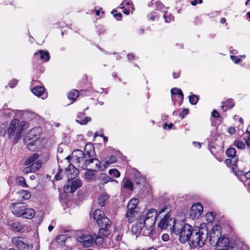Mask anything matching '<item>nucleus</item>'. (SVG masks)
Segmentation results:
<instances>
[{"label":"nucleus","mask_w":250,"mask_h":250,"mask_svg":"<svg viewBox=\"0 0 250 250\" xmlns=\"http://www.w3.org/2000/svg\"><path fill=\"white\" fill-rule=\"evenodd\" d=\"M29 123L22 121L20 123L18 119H15L11 121L7 129V135L9 139L14 137L13 142L17 143L21 138V134L28 128Z\"/></svg>","instance_id":"f257e3e1"},{"label":"nucleus","mask_w":250,"mask_h":250,"mask_svg":"<svg viewBox=\"0 0 250 250\" xmlns=\"http://www.w3.org/2000/svg\"><path fill=\"white\" fill-rule=\"evenodd\" d=\"M94 152V148L91 145L86 144L84 149V156L83 158V162L81 167L83 169H87L88 167L91 166V164L94 163L95 165L94 167H92L93 170L98 171L102 170V166L101 162L97 159L93 158V153Z\"/></svg>","instance_id":"f03ea898"},{"label":"nucleus","mask_w":250,"mask_h":250,"mask_svg":"<svg viewBox=\"0 0 250 250\" xmlns=\"http://www.w3.org/2000/svg\"><path fill=\"white\" fill-rule=\"evenodd\" d=\"M208 236V230L207 228H195L188 242L189 244L192 248L202 247L205 244Z\"/></svg>","instance_id":"7ed1b4c3"},{"label":"nucleus","mask_w":250,"mask_h":250,"mask_svg":"<svg viewBox=\"0 0 250 250\" xmlns=\"http://www.w3.org/2000/svg\"><path fill=\"white\" fill-rule=\"evenodd\" d=\"M175 227L174 233L180 235L179 240L183 243L189 242L195 228L183 221H178Z\"/></svg>","instance_id":"20e7f679"},{"label":"nucleus","mask_w":250,"mask_h":250,"mask_svg":"<svg viewBox=\"0 0 250 250\" xmlns=\"http://www.w3.org/2000/svg\"><path fill=\"white\" fill-rule=\"evenodd\" d=\"M41 128L40 127L33 128L30 130L23 139V143L26 145V147L29 150H32L35 146V142L40 137Z\"/></svg>","instance_id":"39448f33"},{"label":"nucleus","mask_w":250,"mask_h":250,"mask_svg":"<svg viewBox=\"0 0 250 250\" xmlns=\"http://www.w3.org/2000/svg\"><path fill=\"white\" fill-rule=\"evenodd\" d=\"M82 185V182L81 180L76 179L75 180H68L67 182L63 187V190L65 193H73Z\"/></svg>","instance_id":"423d86ee"},{"label":"nucleus","mask_w":250,"mask_h":250,"mask_svg":"<svg viewBox=\"0 0 250 250\" xmlns=\"http://www.w3.org/2000/svg\"><path fill=\"white\" fill-rule=\"evenodd\" d=\"M77 241L84 248L94 246V237L91 235L85 234L78 236Z\"/></svg>","instance_id":"0eeeda50"},{"label":"nucleus","mask_w":250,"mask_h":250,"mask_svg":"<svg viewBox=\"0 0 250 250\" xmlns=\"http://www.w3.org/2000/svg\"><path fill=\"white\" fill-rule=\"evenodd\" d=\"M12 242L19 250H30L32 248V246L24 243L21 237H13Z\"/></svg>","instance_id":"6e6552de"},{"label":"nucleus","mask_w":250,"mask_h":250,"mask_svg":"<svg viewBox=\"0 0 250 250\" xmlns=\"http://www.w3.org/2000/svg\"><path fill=\"white\" fill-rule=\"evenodd\" d=\"M203 207L201 204L197 203L192 205L189 210V217L192 219H198L203 212Z\"/></svg>","instance_id":"1a4fd4ad"},{"label":"nucleus","mask_w":250,"mask_h":250,"mask_svg":"<svg viewBox=\"0 0 250 250\" xmlns=\"http://www.w3.org/2000/svg\"><path fill=\"white\" fill-rule=\"evenodd\" d=\"M236 150L233 147H230L227 149L226 154L227 157L231 159H228L226 160L227 165L229 164L235 165L237 162L238 158L236 155Z\"/></svg>","instance_id":"9d476101"},{"label":"nucleus","mask_w":250,"mask_h":250,"mask_svg":"<svg viewBox=\"0 0 250 250\" xmlns=\"http://www.w3.org/2000/svg\"><path fill=\"white\" fill-rule=\"evenodd\" d=\"M221 236V233L219 230H215L213 228L209 232V242L211 246L215 247L217 244L220 237Z\"/></svg>","instance_id":"9b49d317"},{"label":"nucleus","mask_w":250,"mask_h":250,"mask_svg":"<svg viewBox=\"0 0 250 250\" xmlns=\"http://www.w3.org/2000/svg\"><path fill=\"white\" fill-rule=\"evenodd\" d=\"M26 206L23 203H15L11 208L12 212L18 217H21Z\"/></svg>","instance_id":"f8f14e48"},{"label":"nucleus","mask_w":250,"mask_h":250,"mask_svg":"<svg viewBox=\"0 0 250 250\" xmlns=\"http://www.w3.org/2000/svg\"><path fill=\"white\" fill-rule=\"evenodd\" d=\"M68 180L75 179L79 174L78 169L76 168L73 165L69 164L67 168L65 170Z\"/></svg>","instance_id":"ddd939ff"},{"label":"nucleus","mask_w":250,"mask_h":250,"mask_svg":"<svg viewBox=\"0 0 250 250\" xmlns=\"http://www.w3.org/2000/svg\"><path fill=\"white\" fill-rule=\"evenodd\" d=\"M236 175L240 176V180L250 187V170L247 172L243 171H239Z\"/></svg>","instance_id":"4468645a"},{"label":"nucleus","mask_w":250,"mask_h":250,"mask_svg":"<svg viewBox=\"0 0 250 250\" xmlns=\"http://www.w3.org/2000/svg\"><path fill=\"white\" fill-rule=\"evenodd\" d=\"M32 93L38 97L42 96V99L47 98V94L45 93V88L42 86H37L32 89Z\"/></svg>","instance_id":"2eb2a0df"},{"label":"nucleus","mask_w":250,"mask_h":250,"mask_svg":"<svg viewBox=\"0 0 250 250\" xmlns=\"http://www.w3.org/2000/svg\"><path fill=\"white\" fill-rule=\"evenodd\" d=\"M154 218H145V216L141 217V221L144 225V227L148 230H151L154 224Z\"/></svg>","instance_id":"dca6fc26"},{"label":"nucleus","mask_w":250,"mask_h":250,"mask_svg":"<svg viewBox=\"0 0 250 250\" xmlns=\"http://www.w3.org/2000/svg\"><path fill=\"white\" fill-rule=\"evenodd\" d=\"M144 228L142 221H141V217L139 218L137 222L132 225L131 231L134 234H139Z\"/></svg>","instance_id":"f3484780"},{"label":"nucleus","mask_w":250,"mask_h":250,"mask_svg":"<svg viewBox=\"0 0 250 250\" xmlns=\"http://www.w3.org/2000/svg\"><path fill=\"white\" fill-rule=\"evenodd\" d=\"M97 223L100 228H110L111 224V222L109 218L106 216H104L101 219H98Z\"/></svg>","instance_id":"a211bd4d"},{"label":"nucleus","mask_w":250,"mask_h":250,"mask_svg":"<svg viewBox=\"0 0 250 250\" xmlns=\"http://www.w3.org/2000/svg\"><path fill=\"white\" fill-rule=\"evenodd\" d=\"M84 156V152L80 150L77 149L73 151L72 154V157L75 159L76 162L80 164L83 162V158Z\"/></svg>","instance_id":"6ab92c4d"},{"label":"nucleus","mask_w":250,"mask_h":250,"mask_svg":"<svg viewBox=\"0 0 250 250\" xmlns=\"http://www.w3.org/2000/svg\"><path fill=\"white\" fill-rule=\"evenodd\" d=\"M85 113L83 112H79L77 115V119L76 122L82 125H85L88 122L91 121V119L89 117H84Z\"/></svg>","instance_id":"aec40b11"},{"label":"nucleus","mask_w":250,"mask_h":250,"mask_svg":"<svg viewBox=\"0 0 250 250\" xmlns=\"http://www.w3.org/2000/svg\"><path fill=\"white\" fill-rule=\"evenodd\" d=\"M171 99H175V96H178L180 98V104H181L184 99V94L180 88H173L171 89Z\"/></svg>","instance_id":"412c9836"},{"label":"nucleus","mask_w":250,"mask_h":250,"mask_svg":"<svg viewBox=\"0 0 250 250\" xmlns=\"http://www.w3.org/2000/svg\"><path fill=\"white\" fill-rule=\"evenodd\" d=\"M229 241L228 238L223 236L220 237L217 244L215 246V249L219 248H228L229 247Z\"/></svg>","instance_id":"4be33fe9"},{"label":"nucleus","mask_w":250,"mask_h":250,"mask_svg":"<svg viewBox=\"0 0 250 250\" xmlns=\"http://www.w3.org/2000/svg\"><path fill=\"white\" fill-rule=\"evenodd\" d=\"M100 180H101L100 183V187L102 185H104V184H106L109 182H117V181L116 180H113L110 177H109L108 175H107L105 173H102L100 176Z\"/></svg>","instance_id":"5701e85b"},{"label":"nucleus","mask_w":250,"mask_h":250,"mask_svg":"<svg viewBox=\"0 0 250 250\" xmlns=\"http://www.w3.org/2000/svg\"><path fill=\"white\" fill-rule=\"evenodd\" d=\"M35 214V212L33 209L27 208L26 207L21 217L27 219H31L34 216Z\"/></svg>","instance_id":"b1692460"},{"label":"nucleus","mask_w":250,"mask_h":250,"mask_svg":"<svg viewBox=\"0 0 250 250\" xmlns=\"http://www.w3.org/2000/svg\"><path fill=\"white\" fill-rule=\"evenodd\" d=\"M10 229L15 232H21L23 229L21 224L19 222H13L10 225Z\"/></svg>","instance_id":"393cba45"},{"label":"nucleus","mask_w":250,"mask_h":250,"mask_svg":"<svg viewBox=\"0 0 250 250\" xmlns=\"http://www.w3.org/2000/svg\"><path fill=\"white\" fill-rule=\"evenodd\" d=\"M178 221H176L174 218H168L167 219V227H168V229H172V231L175 233V226H176L177 222Z\"/></svg>","instance_id":"a878e982"},{"label":"nucleus","mask_w":250,"mask_h":250,"mask_svg":"<svg viewBox=\"0 0 250 250\" xmlns=\"http://www.w3.org/2000/svg\"><path fill=\"white\" fill-rule=\"evenodd\" d=\"M122 184L124 188L131 191L133 190V184L128 178H124Z\"/></svg>","instance_id":"bb28decb"},{"label":"nucleus","mask_w":250,"mask_h":250,"mask_svg":"<svg viewBox=\"0 0 250 250\" xmlns=\"http://www.w3.org/2000/svg\"><path fill=\"white\" fill-rule=\"evenodd\" d=\"M39 154L35 153L28 157L24 162L25 166H30L33 164L38 158Z\"/></svg>","instance_id":"cd10ccee"},{"label":"nucleus","mask_w":250,"mask_h":250,"mask_svg":"<svg viewBox=\"0 0 250 250\" xmlns=\"http://www.w3.org/2000/svg\"><path fill=\"white\" fill-rule=\"evenodd\" d=\"M39 54L40 55L41 59L43 60L44 62H47L50 59V55L48 52L44 51V50H40ZM38 54V53L37 52L34 54V55Z\"/></svg>","instance_id":"c85d7f7f"},{"label":"nucleus","mask_w":250,"mask_h":250,"mask_svg":"<svg viewBox=\"0 0 250 250\" xmlns=\"http://www.w3.org/2000/svg\"><path fill=\"white\" fill-rule=\"evenodd\" d=\"M108 198L109 195L107 194H101L98 198V204L102 207L104 206Z\"/></svg>","instance_id":"c756f323"},{"label":"nucleus","mask_w":250,"mask_h":250,"mask_svg":"<svg viewBox=\"0 0 250 250\" xmlns=\"http://www.w3.org/2000/svg\"><path fill=\"white\" fill-rule=\"evenodd\" d=\"M104 216V212L100 209H96L92 214V217L94 220H95L97 222L98 219H101Z\"/></svg>","instance_id":"7c9ffc66"},{"label":"nucleus","mask_w":250,"mask_h":250,"mask_svg":"<svg viewBox=\"0 0 250 250\" xmlns=\"http://www.w3.org/2000/svg\"><path fill=\"white\" fill-rule=\"evenodd\" d=\"M20 198L22 200H28L31 197V193L27 190H21L19 192Z\"/></svg>","instance_id":"2f4dec72"},{"label":"nucleus","mask_w":250,"mask_h":250,"mask_svg":"<svg viewBox=\"0 0 250 250\" xmlns=\"http://www.w3.org/2000/svg\"><path fill=\"white\" fill-rule=\"evenodd\" d=\"M110 233V230L109 228H106L105 227L100 228L98 235L103 237H106L109 235Z\"/></svg>","instance_id":"473e14b6"},{"label":"nucleus","mask_w":250,"mask_h":250,"mask_svg":"<svg viewBox=\"0 0 250 250\" xmlns=\"http://www.w3.org/2000/svg\"><path fill=\"white\" fill-rule=\"evenodd\" d=\"M169 217V215L166 213L165 216L162 219V220L158 224V227L161 229H168V227H167L166 223L167 218H168Z\"/></svg>","instance_id":"72a5a7b5"},{"label":"nucleus","mask_w":250,"mask_h":250,"mask_svg":"<svg viewBox=\"0 0 250 250\" xmlns=\"http://www.w3.org/2000/svg\"><path fill=\"white\" fill-rule=\"evenodd\" d=\"M88 167H89V168L87 167L86 169L87 171L85 173V177L87 179L91 180L94 177V171H96L93 170L92 167H93L90 166Z\"/></svg>","instance_id":"f704fd0d"},{"label":"nucleus","mask_w":250,"mask_h":250,"mask_svg":"<svg viewBox=\"0 0 250 250\" xmlns=\"http://www.w3.org/2000/svg\"><path fill=\"white\" fill-rule=\"evenodd\" d=\"M64 174L66 175V172H65V171H63L62 169L59 167L58 171L55 176L54 179L56 181L62 180Z\"/></svg>","instance_id":"c9c22d12"},{"label":"nucleus","mask_w":250,"mask_h":250,"mask_svg":"<svg viewBox=\"0 0 250 250\" xmlns=\"http://www.w3.org/2000/svg\"><path fill=\"white\" fill-rule=\"evenodd\" d=\"M157 210L155 209H151L149 212L147 213L146 216L145 217V218H154L155 219L156 215H157Z\"/></svg>","instance_id":"e433bc0d"},{"label":"nucleus","mask_w":250,"mask_h":250,"mask_svg":"<svg viewBox=\"0 0 250 250\" xmlns=\"http://www.w3.org/2000/svg\"><path fill=\"white\" fill-rule=\"evenodd\" d=\"M136 212V211H130L129 210H127L125 214V217L129 223H132L134 221V217Z\"/></svg>","instance_id":"4c0bfd02"},{"label":"nucleus","mask_w":250,"mask_h":250,"mask_svg":"<svg viewBox=\"0 0 250 250\" xmlns=\"http://www.w3.org/2000/svg\"><path fill=\"white\" fill-rule=\"evenodd\" d=\"M104 241V237L99 235H95L94 240V246L95 245H101Z\"/></svg>","instance_id":"58836bf2"},{"label":"nucleus","mask_w":250,"mask_h":250,"mask_svg":"<svg viewBox=\"0 0 250 250\" xmlns=\"http://www.w3.org/2000/svg\"><path fill=\"white\" fill-rule=\"evenodd\" d=\"M32 167V169L34 172H36L38 171L42 167V163L41 161H37L36 162L34 163L31 165Z\"/></svg>","instance_id":"ea45409f"},{"label":"nucleus","mask_w":250,"mask_h":250,"mask_svg":"<svg viewBox=\"0 0 250 250\" xmlns=\"http://www.w3.org/2000/svg\"><path fill=\"white\" fill-rule=\"evenodd\" d=\"M78 91L76 89H74L69 93L68 95V98L70 100H73L74 101L78 96Z\"/></svg>","instance_id":"a19ab883"},{"label":"nucleus","mask_w":250,"mask_h":250,"mask_svg":"<svg viewBox=\"0 0 250 250\" xmlns=\"http://www.w3.org/2000/svg\"><path fill=\"white\" fill-rule=\"evenodd\" d=\"M216 213L213 212H209L207 213V220L208 223H211L215 219Z\"/></svg>","instance_id":"79ce46f5"},{"label":"nucleus","mask_w":250,"mask_h":250,"mask_svg":"<svg viewBox=\"0 0 250 250\" xmlns=\"http://www.w3.org/2000/svg\"><path fill=\"white\" fill-rule=\"evenodd\" d=\"M199 101L198 97L195 95H192L189 96V103L192 104H196Z\"/></svg>","instance_id":"37998d69"},{"label":"nucleus","mask_w":250,"mask_h":250,"mask_svg":"<svg viewBox=\"0 0 250 250\" xmlns=\"http://www.w3.org/2000/svg\"><path fill=\"white\" fill-rule=\"evenodd\" d=\"M234 146L239 149H244L246 147V144L241 141H236L234 143Z\"/></svg>","instance_id":"c03bdc74"},{"label":"nucleus","mask_w":250,"mask_h":250,"mask_svg":"<svg viewBox=\"0 0 250 250\" xmlns=\"http://www.w3.org/2000/svg\"><path fill=\"white\" fill-rule=\"evenodd\" d=\"M167 12L165 11L163 15V18L165 20L166 22H170L171 21L174 20V17L172 16L170 14L168 16L167 15Z\"/></svg>","instance_id":"a18cd8bd"},{"label":"nucleus","mask_w":250,"mask_h":250,"mask_svg":"<svg viewBox=\"0 0 250 250\" xmlns=\"http://www.w3.org/2000/svg\"><path fill=\"white\" fill-rule=\"evenodd\" d=\"M109 174L115 177H119L120 176V172L115 168L110 169L108 171Z\"/></svg>","instance_id":"49530a36"},{"label":"nucleus","mask_w":250,"mask_h":250,"mask_svg":"<svg viewBox=\"0 0 250 250\" xmlns=\"http://www.w3.org/2000/svg\"><path fill=\"white\" fill-rule=\"evenodd\" d=\"M17 183L19 185H20L24 188L28 187L26 183L25 180L23 177H20L18 178Z\"/></svg>","instance_id":"de8ad7c7"},{"label":"nucleus","mask_w":250,"mask_h":250,"mask_svg":"<svg viewBox=\"0 0 250 250\" xmlns=\"http://www.w3.org/2000/svg\"><path fill=\"white\" fill-rule=\"evenodd\" d=\"M117 161V157L115 156H111L109 159L105 161V164L109 165L110 164H114Z\"/></svg>","instance_id":"09e8293b"},{"label":"nucleus","mask_w":250,"mask_h":250,"mask_svg":"<svg viewBox=\"0 0 250 250\" xmlns=\"http://www.w3.org/2000/svg\"><path fill=\"white\" fill-rule=\"evenodd\" d=\"M226 104H225V106H226V109H224V111H225L227 108H231L232 107H233V106L234 105V102L233 101L232 99H229L228 100H227L226 102Z\"/></svg>","instance_id":"8fccbe9b"},{"label":"nucleus","mask_w":250,"mask_h":250,"mask_svg":"<svg viewBox=\"0 0 250 250\" xmlns=\"http://www.w3.org/2000/svg\"><path fill=\"white\" fill-rule=\"evenodd\" d=\"M7 131V128L4 125H0V136H4Z\"/></svg>","instance_id":"3c124183"},{"label":"nucleus","mask_w":250,"mask_h":250,"mask_svg":"<svg viewBox=\"0 0 250 250\" xmlns=\"http://www.w3.org/2000/svg\"><path fill=\"white\" fill-rule=\"evenodd\" d=\"M156 10L158 11H161L164 7V5L160 1H156L155 2Z\"/></svg>","instance_id":"603ef678"},{"label":"nucleus","mask_w":250,"mask_h":250,"mask_svg":"<svg viewBox=\"0 0 250 250\" xmlns=\"http://www.w3.org/2000/svg\"><path fill=\"white\" fill-rule=\"evenodd\" d=\"M117 11L115 10H113L112 11V13L113 15V16L117 19V20H120L122 17V15L121 13H117Z\"/></svg>","instance_id":"864d4df0"},{"label":"nucleus","mask_w":250,"mask_h":250,"mask_svg":"<svg viewBox=\"0 0 250 250\" xmlns=\"http://www.w3.org/2000/svg\"><path fill=\"white\" fill-rule=\"evenodd\" d=\"M32 167H31V165L30 166L29 165L28 167H25L23 169V172L25 173H28L29 172H34L32 169Z\"/></svg>","instance_id":"5fc2aeb1"},{"label":"nucleus","mask_w":250,"mask_h":250,"mask_svg":"<svg viewBox=\"0 0 250 250\" xmlns=\"http://www.w3.org/2000/svg\"><path fill=\"white\" fill-rule=\"evenodd\" d=\"M247 133H248V136L247 137L245 136L244 139L245 140L246 143L248 146H250V131L247 130Z\"/></svg>","instance_id":"6e6d98bb"},{"label":"nucleus","mask_w":250,"mask_h":250,"mask_svg":"<svg viewBox=\"0 0 250 250\" xmlns=\"http://www.w3.org/2000/svg\"><path fill=\"white\" fill-rule=\"evenodd\" d=\"M138 202H139V201L137 199L133 198L129 201L128 203L130 204V205H132L137 207Z\"/></svg>","instance_id":"4d7b16f0"},{"label":"nucleus","mask_w":250,"mask_h":250,"mask_svg":"<svg viewBox=\"0 0 250 250\" xmlns=\"http://www.w3.org/2000/svg\"><path fill=\"white\" fill-rule=\"evenodd\" d=\"M137 207L134 206V205H130V204L128 203L127 206V210H129L130 211H136L135 209Z\"/></svg>","instance_id":"13d9d810"},{"label":"nucleus","mask_w":250,"mask_h":250,"mask_svg":"<svg viewBox=\"0 0 250 250\" xmlns=\"http://www.w3.org/2000/svg\"><path fill=\"white\" fill-rule=\"evenodd\" d=\"M18 83V81L15 79H13L12 81L10 82L9 83V86L11 88H14L17 85Z\"/></svg>","instance_id":"bf43d9fd"},{"label":"nucleus","mask_w":250,"mask_h":250,"mask_svg":"<svg viewBox=\"0 0 250 250\" xmlns=\"http://www.w3.org/2000/svg\"><path fill=\"white\" fill-rule=\"evenodd\" d=\"M230 58L231 60L233 61V62L235 63H237L241 61V59L240 58H239L235 56H230Z\"/></svg>","instance_id":"052dcab7"},{"label":"nucleus","mask_w":250,"mask_h":250,"mask_svg":"<svg viewBox=\"0 0 250 250\" xmlns=\"http://www.w3.org/2000/svg\"><path fill=\"white\" fill-rule=\"evenodd\" d=\"M211 115L214 118H219L220 117L219 113L215 109L211 112Z\"/></svg>","instance_id":"680f3d73"},{"label":"nucleus","mask_w":250,"mask_h":250,"mask_svg":"<svg viewBox=\"0 0 250 250\" xmlns=\"http://www.w3.org/2000/svg\"><path fill=\"white\" fill-rule=\"evenodd\" d=\"M188 109H184L182 112V113L180 114V117L182 119H183L185 117V116L188 114Z\"/></svg>","instance_id":"e2e57ef3"},{"label":"nucleus","mask_w":250,"mask_h":250,"mask_svg":"<svg viewBox=\"0 0 250 250\" xmlns=\"http://www.w3.org/2000/svg\"><path fill=\"white\" fill-rule=\"evenodd\" d=\"M228 132L231 135L234 134L236 130L234 127H230L228 129Z\"/></svg>","instance_id":"0e129e2a"},{"label":"nucleus","mask_w":250,"mask_h":250,"mask_svg":"<svg viewBox=\"0 0 250 250\" xmlns=\"http://www.w3.org/2000/svg\"><path fill=\"white\" fill-rule=\"evenodd\" d=\"M123 5H132V2L130 0H125L121 4Z\"/></svg>","instance_id":"69168bd1"},{"label":"nucleus","mask_w":250,"mask_h":250,"mask_svg":"<svg viewBox=\"0 0 250 250\" xmlns=\"http://www.w3.org/2000/svg\"><path fill=\"white\" fill-rule=\"evenodd\" d=\"M162 239L164 241H165V242L167 241L169 239V235L167 234H163V235L162 236Z\"/></svg>","instance_id":"338daca9"},{"label":"nucleus","mask_w":250,"mask_h":250,"mask_svg":"<svg viewBox=\"0 0 250 250\" xmlns=\"http://www.w3.org/2000/svg\"><path fill=\"white\" fill-rule=\"evenodd\" d=\"M127 57L128 60L130 61L131 60H134L135 58V56L133 54H128L127 55Z\"/></svg>","instance_id":"774afa93"}]
</instances>
